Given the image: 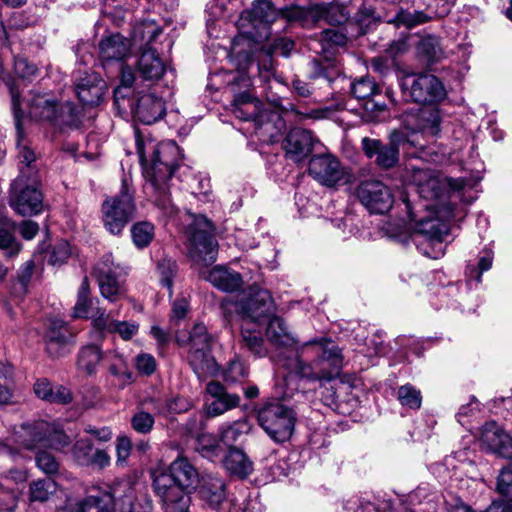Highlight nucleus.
Masks as SVG:
<instances>
[{
  "mask_svg": "<svg viewBox=\"0 0 512 512\" xmlns=\"http://www.w3.org/2000/svg\"><path fill=\"white\" fill-rule=\"evenodd\" d=\"M399 0H365L364 7L359 10L357 21L360 25H369L371 20L380 18L378 10H385L388 7L396 8Z\"/></svg>",
  "mask_w": 512,
  "mask_h": 512,
  "instance_id": "44",
  "label": "nucleus"
},
{
  "mask_svg": "<svg viewBox=\"0 0 512 512\" xmlns=\"http://www.w3.org/2000/svg\"><path fill=\"white\" fill-rule=\"evenodd\" d=\"M15 224L8 218L0 219V249L4 250L6 255L13 257L17 255L21 249L20 244L16 241Z\"/></svg>",
  "mask_w": 512,
  "mask_h": 512,
  "instance_id": "42",
  "label": "nucleus"
},
{
  "mask_svg": "<svg viewBox=\"0 0 512 512\" xmlns=\"http://www.w3.org/2000/svg\"><path fill=\"white\" fill-rule=\"evenodd\" d=\"M136 147L147 179L145 189L158 207L172 214L174 206L170 199L169 181L181 161L179 146L172 140L158 144L152 140L144 142L137 134Z\"/></svg>",
  "mask_w": 512,
  "mask_h": 512,
  "instance_id": "2",
  "label": "nucleus"
},
{
  "mask_svg": "<svg viewBox=\"0 0 512 512\" xmlns=\"http://www.w3.org/2000/svg\"><path fill=\"white\" fill-rule=\"evenodd\" d=\"M102 359V351L97 345H87L80 350L77 365L81 371L92 375L97 371V367Z\"/></svg>",
  "mask_w": 512,
  "mask_h": 512,
  "instance_id": "43",
  "label": "nucleus"
},
{
  "mask_svg": "<svg viewBox=\"0 0 512 512\" xmlns=\"http://www.w3.org/2000/svg\"><path fill=\"white\" fill-rule=\"evenodd\" d=\"M419 2L425 6L424 10H414L412 12L399 10L396 11L393 18L387 19V22L412 28L427 21L445 17L451 11L455 0H419Z\"/></svg>",
  "mask_w": 512,
  "mask_h": 512,
  "instance_id": "21",
  "label": "nucleus"
},
{
  "mask_svg": "<svg viewBox=\"0 0 512 512\" xmlns=\"http://www.w3.org/2000/svg\"><path fill=\"white\" fill-rule=\"evenodd\" d=\"M176 342L183 346L189 344L188 361L199 379H205L217 372V364L211 355L212 336L203 323H196L187 339L175 335Z\"/></svg>",
  "mask_w": 512,
  "mask_h": 512,
  "instance_id": "10",
  "label": "nucleus"
},
{
  "mask_svg": "<svg viewBox=\"0 0 512 512\" xmlns=\"http://www.w3.org/2000/svg\"><path fill=\"white\" fill-rule=\"evenodd\" d=\"M108 372L110 384L117 389H124L135 380L134 374L129 370L125 359L117 353H114L110 358Z\"/></svg>",
  "mask_w": 512,
  "mask_h": 512,
  "instance_id": "37",
  "label": "nucleus"
},
{
  "mask_svg": "<svg viewBox=\"0 0 512 512\" xmlns=\"http://www.w3.org/2000/svg\"><path fill=\"white\" fill-rule=\"evenodd\" d=\"M114 104L120 112L130 113L150 125L162 119L166 105L155 86H140L130 67H122L120 85L114 90Z\"/></svg>",
  "mask_w": 512,
  "mask_h": 512,
  "instance_id": "5",
  "label": "nucleus"
},
{
  "mask_svg": "<svg viewBox=\"0 0 512 512\" xmlns=\"http://www.w3.org/2000/svg\"><path fill=\"white\" fill-rule=\"evenodd\" d=\"M416 51L418 57L427 65L439 62L446 57L440 39L432 35L422 37L417 44Z\"/></svg>",
  "mask_w": 512,
  "mask_h": 512,
  "instance_id": "39",
  "label": "nucleus"
},
{
  "mask_svg": "<svg viewBox=\"0 0 512 512\" xmlns=\"http://www.w3.org/2000/svg\"><path fill=\"white\" fill-rule=\"evenodd\" d=\"M258 422L268 436L277 443L290 439L293 434L296 414L280 401L266 403L258 411Z\"/></svg>",
  "mask_w": 512,
  "mask_h": 512,
  "instance_id": "12",
  "label": "nucleus"
},
{
  "mask_svg": "<svg viewBox=\"0 0 512 512\" xmlns=\"http://www.w3.org/2000/svg\"><path fill=\"white\" fill-rule=\"evenodd\" d=\"M411 181L419 196L437 200L449 192L460 193L474 189L480 178H447L429 168L411 165Z\"/></svg>",
  "mask_w": 512,
  "mask_h": 512,
  "instance_id": "7",
  "label": "nucleus"
},
{
  "mask_svg": "<svg viewBox=\"0 0 512 512\" xmlns=\"http://www.w3.org/2000/svg\"><path fill=\"white\" fill-rule=\"evenodd\" d=\"M314 138L310 131L294 128L283 141L286 156L294 162L303 161L312 151Z\"/></svg>",
  "mask_w": 512,
  "mask_h": 512,
  "instance_id": "28",
  "label": "nucleus"
},
{
  "mask_svg": "<svg viewBox=\"0 0 512 512\" xmlns=\"http://www.w3.org/2000/svg\"><path fill=\"white\" fill-rule=\"evenodd\" d=\"M162 33V29L154 21H143L133 30V42H145L146 46H150L156 38Z\"/></svg>",
  "mask_w": 512,
  "mask_h": 512,
  "instance_id": "48",
  "label": "nucleus"
},
{
  "mask_svg": "<svg viewBox=\"0 0 512 512\" xmlns=\"http://www.w3.org/2000/svg\"><path fill=\"white\" fill-rule=\"evenodd\" d=\"M279 17L299 22L303 27L314 26L320 21L340 25L347 20L344 8L334 0L313 3L307 7L294 5L281 10H277L269 0H257L250 9L241 13L240 20H246L257 27L259 24H271Z\"/></svg>",
  "mask_w": 512,
  "mask_h": 512,
  "instance_id": "4",
  "label": "nucleus"
},
{
  "mask_svg": "<svg viewBox=\"0 0 512 512\" xmlns=\"http://www.w3.org/2000/svg\"><path fill=\"white\" fill-rule=\"evenodd\" d=\"M198 482L196 469L186 458L179 457L170 465V472L155 475L153 488L160 498L164 512H187L189 492Z\"/></svg>",
  "mask_w": 512,
  "mask_h": 512,
  "instance_id": "6",
  "label": "nucleus"
},
{
  "mask_svg": "<svg viewBox=\"0 0 512 512\" xmlns=\"http://www.w3.org/2000/svg\"><path fill=\"white\" fill-rule=\"evenodd\" d=\"M241 347L249 351L255 357H265L268 350L259 331L250 328V323L242 325Z\"/></svg>",
  "mask_w": 512,
  "mask_h": 512,
  "instance_id": "41",
  "label": "nucleus"
},
{
  "mask_svg": "<svg viewBox=\"0 0 512 512\" xmlns=\"http://www.w3.org/2000/svg\"><path fill=\"white\" fill-rule=\"evenodd\" d=\"M165 71V66L157 51L152 47L144 50L137 62V73L144 80H157Z\"/></svg>",
  "mask_w": 512,
  "mask_h": 512,
  "instance_id": "34",
  "label": "nucleus"
},
{
  "mask_svg": "<svg viewBox=\"0 0 512 512\" xmlns=\"http://www.w3.org/2000/svg\"><path fill=\"white\" fill-rule=\"evenodd\" d=\"M207 280L213 286L225 292L238 290L243 282L238 272L222 266L212 268L208 273Z\"/></svg>",
  "mask_w": 512,
  "mask_h": 512,
  "instance_id": "36",
  "label": "nucleus"
},
{
  "mask_svg": "<svg viewBox=\"0 0 512 512\" xmlns=\"http://www.w3.org/2000/svg\"><path fill=\"white\" fill-rule=\"evenodd\" d=\"M38 468L45 474H55L58 472L59 464L55 457L48 452H39L36 456Z\"/></svg>",
  "mask_w": 512,
  "mask_h": 512,
  "instance_id": "62",
  "label": "nucleus"
},
{
  "mask_svg": "<svg viewBox=\"0 0 512 512\" xmlns=\"http://www.w3.org/2000/svg\"><path fill=\"white\" fill-rule=\"evenodd\" d=\"M124 268L114 263L111 254L104 255L94 267V274L102 296L110 301H116L124 295Z\"/></svg>",
  "mask_w": 512,
  "mask_h": 512,
  "instance_id": "18",
  "label": "nucleus"
},
{
  "mask_svg": "<svg viewBox=\"0 0 512 512\" xmlns=\"http://www.w3.org/2000/svg\"><path fill=\"white\" fill-rule=\"evenodd\" d=\"M89 295V283L87 277H85L78 289L77 301L72 312L74 318H87L92 303Z\"/></svg>",
  "mask_w": 512,
  "mask_h": 512,
  "instance_id": "51",
  "label": "nucleus"
},
{
  "mask_svg": "<svg viewBox=\"0 0 512 512\" xmlns=\"http://www.w3.org/2000/svg\"><path fill=\"white\" fill-rule=\"evenodd\" d=\"M71 256L70 244L66 240H60L55 243L51 251L49 263L52 265H61Z\"/></svg>",
  "mask_w": 512,
  "mask_h": 512,
  "instance_id": "59",
  "label": "nucleus"
},
{
  "mask_svg": "<svg viewBox=\"0 0 512 512\" xmlns=\"http://www.w3.org/2000/svg\"><path fill=\"white\" fill-rule=\"evenodd\" d=\"M58 104L47 94H35L29 100V114L38 121L52 123L55 120Z\"/></svg>",
  "mask_w": 512,
  "mask_h": 512,
  "instance_id": "35",
  "label": "nucleus"
},
{
  "mask_svg": "<svg viewBox=\"0 0 512 512\" xmlns=\"http://www.w3.org/2000/svg\"><path fill=\"white\" fill-rule=\"evenodd\" d=\"M122 487L132 492L129 482L120 483L113 491L100 488L93 489L81 500L84 506V512H114L115 497H121L120 492Z\"/></svg>",
  "mask_w": 512,
  "mask_h": 512,
  "instance_id": "29",
  "label": "nucleus"
},
{
  "mask_svg": "<svg viewBox=\"0 0 512 512\" xmlns=\"http://www.w3.org/2000/svg\"><path fill=\"white\" fill-rule=\"evenodd\" d=\"M246 429V423L236 421L226 423L219 427V440L229 449L235 448L234 444L240 440Z\"/></svg>",
  "mask_w": 512,
  "mask_h": 512,
  "instance_id": "47",
  "label": "nucleus"
},
{
  "mask_svg": "<svg viewBox=\"0 0 512 512\" xmlns=\"http://www.w3.org/2000/svg\"><path fill=\"white\" fill-rule=\"evenodd\" d=\"M397 398L402 406L410 409H419L422 403L420 390L411 384H405L398 388Z\"/></svg>",
  "mask_w": 512,
  "mask_h": 512,
  "instance_id": "53",
  "label": "nucleus"
},
{
  "mask_svg": "<svg viewBox=\"0 0 512 512\" xmlns=\"http://www.w3.org/2000/svg\"><path fill=\"white\" fill-rule=\"evenodd\" d=\"M308 171L316 181L327 187L337 185L345 177L340 161L331 154L314 155L309 161Z\"/></svg>",
  "mask_w": 512,
  "mask_h": 512,
  "instance_id": "24",
  "label": "nucleus"
},
{
  "mask_svg": "<svg viewBox=\"0 0 512 512\" xmlns=\"http://www.w3.org/2000/svg\"><path fill=\"white\" fill-rule=\"evenodd\" d=\"M377 86L370 78H361L351 83V93L359 100H370L375 95Z\"/></svg>",
  "mask_w": 512,
  "mask_h": 512,
  "instance_id": "54",
  "label": "nucleus"
},
{
  "mask_svg": "<svg viewBox=\"0 0 512 512\" xmlns=\"http://www.w3.org/2000/svg\"><path fill=\"white\" fill-rule=\"evenodd\" d=\"M247 367L239 360L231 361L225 371V381L229 383L239 382L248 376Z\"/></svg>",
  "mask_w": 512,
  "mask_h": 512,
  "instance_id": "60",
  "label": "nucleus"
},
{
  "mask_svg": "<svg viewBox=\"0 0 512 512\" xmlns=\"http://www.w3.org/2000/svg\"><path fill=\"white\" fill-rule=\"evenodd\" d=\"M498 492L512 501V468H503L498 476L497 481Z\"/></svg>",
  "mask_w": 512,
  "mask_h": 512,
  "instance_id": "61",
  "label": "nucleus"
},
{
  "mask_svg": "<svg viewBox=\"0 0 512 512\" xmlns=\"http://www.w3.org/2000/svg\"><path fill=\"white\" fill-rule=\"evenodd\" d=\"M132 42L119 33L110 34L101 39L99 54L104 61H121L125 59L131 50Z\"/></svg>",
  "mask_w": 512,
  "mask_h": 512,
  "instance_id": "32",
  "label": "nucleus"
},
{
  "mask_svg": "<svg viewBox=\"0 0 512 512\" xmlns=\"http://www.w3.org/2000/svg\"><path fill=\"white\" fill-rule=\"evenodd\" d=\"M106 89L105 81L96 73H86L75 84L77 97L84 105L89 106L100 104Z\"/></svg>",
  "mask_w": 512,
  "mask_h": 512,
  "instance_id": "30",
  "label": "nucleus"
},
{
  "mask_svg": "<svg viewBox=\"0 0 512 512\" xmlns=\"http://www.w3.org/2000/svg\"><path fill=\"white\" fill-rule=\"evenodd\" d=\"M9 203L21 216L37 215L43 209V194L38 188V181L28 179L23 169L11 184Z\"/></svg>",
  "mask_w": 512,
  "mask_h": 512,
  "instance_id": "13",
  "label": "nucleus"
},
{
  "mask_svg": "<svg viewBox=\"0 0 512 512\" xmlns=\"http://www.w3.org/2000/svg\"><path fill=\"white\" fill-rule=\"evenodd\" d=\"M132 449L131 440L127 436H120L116 441V464L118 466H124L130 457Z\"/></svg>",
  "mask_w": 512,
  "mask_h": 512,
  "instance_id": "64",
  "label": "nucleus"
},
{
  "mask_svg": "<svg viewBox=\"0 0 512 512\" xmlns=\"http://www.w3.org/2000/svg\"><path fill=\"white\" fill-rule=\"evenodd\" d=\"M357 196L367 210L375 214L388 212L394 201L390 188L377 180L362 182L357 188Z\"/></svg>",
  "mask_w": 512,
  "mask_h": 512,
  "instance_id": "23",
  "label": "nucleus"
},
{
  "mask_svg": "<svg viewBox=\"0 0 512 512\" xmlns=\"http://www.w3.org/2000/svg\"><path fill=\"white\" fill-rule=\"evenodd\" d=\"M56 491V483L52 479H39L30 484L29 494L31 501H47Z\"/></svg>",
  "mask_w": 512,
  "mask_h": 512,
  "instance_id": "52",
  "label": "nucleus"
},
{
  "mask_svg": "<svg viewBox=\"0 0 512 512\" xmlns=\"http://www.w3.org/2000/svg\"><path fill=\"white\" fill-rule=\"evenodd\" d=\"M33 391L37 398L50 403L68 404L73 399L68 388L62 385L53 387L46 378L37 379L33 385Z\"/></svg>",
  "mask_w": 512,
  "mask_h": 512,
  "instance_id": "33",
  "label": "nucleus"
},
{
  "mask_svg": "<svg viewBox=\"0 0 512 512\" xmlns=\"http://www.w3.org/2000/svg\"><path fill=\"white\" fill-rule=\"evenodd\" d=\"M131 237L138 249L147 247L154 238V226L149 222H138L131 228Z\"/></svg>",
  "mask_w": 512,
  "mask_h": 512,
  "instance_id": "49",
  "label": "nucleus"
},
{
  "mask_svg": "<svg viewBox=\"0 0 512 512\" xmlns=\"http://www.w3.org/2000/svg\"><path fill=\"white\" fill-rule=\"evenodd\" d=\"M72 339L73 333L64 321L52 320L44 336L47 353L53 358L64 356L70 351Z\"/></svg>",
  "mask_w": 512,
  "mask_h": 512,
  "instance_id": "25",
  "label": "nucleus"
},
{
  "mask_svg": "<svg viewBox=\"0 0 512 512\" xmlns=\"http://www.w3.org/2000/svg\"><path fill=\"white\" fill-rule=\"evenodd\" d=\"M157 269L160 274L161 284L171 293L173 277L177 271L175 261L168 258H163L158 262Z\"/></svg>",
  "mask_w": 512,
  "mask_h": 512,
  "instance_id": "56",
  "label": "nucleus"
},
{
  "mask_svg": "<svg viewBox=\"0 0 512 512\" xmlns=\"http://www.w3.org/2000/svg\"><path fill=\"white\" fill-rule=\"evenodd\" d=\"M212 230L211 222L204 216L197 217L189 227V255L195 262L208 264L216 260L217 242Z\"/></svg>",
  "mask_w": 512,
  "mask_h": 512,
  "instance_id": "16",
  "label": "nucleus"
},
{
  "mask_svg": "<svg viewBox=\"0 0 512 512\" xmlns=\"http://www.w3.org/2000/svg\"><path fill=\"white\" fill-rule=\"evenodd\" d=\"M15 441L25 449L52 448L62 450L70 438L57 425L44 420L25 423L15 433Z\"/></svg>",
  "mask_w": 512,
  "mask_h": 512,
  "instance_id": "11",
  "label": "nucleus"
},
{
  "mask_svg": "<svg viewBox=\"0 0 512 512\" xmlns=\"http://www.w3.org/2000/svg\"><path fill=\"white\" fill-rule=\"evenodd\" d=\"M401 88L409 92L416 103L432 104L446 96L442 82L434 75L427 73H407L401 79Z\"/></svg>",
  "mask_w": 512,
  "mask_h": 512,
  "instance_id": "15",
  "label": "nucleus"
},
{
  "mask_svg": "<svg viewBox=\"0 0 512 512\" xmlns=\"http://www.w3.org/2000/svg\"><path fill=\"white\" fill-rule=\"evenodd\" d=\"M71 452L79 465L86 466L89 463L90 455H92L93 445L88 439H79L73 445Z\"/></svg>",
  "mask_w": 512,
  "mask_h": 512,
  "instance_id": "57",
  "label": "nucleus"
},
{
  "mask_svg": "<svg viewBox=\"0 0 512 512\" xmlns=\"http://www.w3.org/2000/svg\"><path fill=\"white\" fill-rule=\"evenodd\" d=\"M189 312V299L181 295L177 297L172 303V313L170 321L172 323H178L183 320Z\"/></svg>",
  "mask_w": 512,
  "mask_h": 512,
  "instance_id": "63",
  "label": "nucleus"
},
{
  "mask_svg": "<svg viewBox=\"0 0 512 512\" xmlns=\"http://www.w3.org/2000/svg\"><path fill=\"white\" fill-rule=\"evenodd\" d=\"M94 325L98 329L107 328L109 332L118 334L125 341L132 339L139 330V324L135 321L113 320L108 322V316L104 312L94 320Z\"/></svg>",
  "mask_w": 512,
  "mask_h": 512,
  "instance_id": "38",
  "label": "nucleus"
},
{
  "mask_svg": "<svg viewBox=\"0 0 512 512\" xmlns=\"http://www.w3.org/2000/svg\"><path fill=\"white\" fill-rule=\"evenodd\" d=\"M14 72L19 80L7 81L6 85L8 86L11 96V109L17 136L18 139H20L23 134L22 122L25 118V112L22 109L20 96V81L29 80L31 77H33L37 72V68L33 64H30L26 59L18 58L14 62Z\"/></svg>",
  "mask_w": 512,
  "mask_h": 512,
  "instance_id": "22",
  "label": "nucleus"
},
{
  "mask_svg": "<svg viewBox=\"0 0 512 512\" xmlns=\"http://www.w3.org/2000/svg\"><path fill=\"white\" fill-rule=\"evenodd\" d=\"M225 469L239 478L247 477L253 471V464L247 455L238 448H231L224 459Z\"/></svg>",
  "mask_w": 512,
  "mask_h": 512,
  "instance_id": "40",
  "label": "nucleus"
},
{
  "mask_svg": "<svg viewBox=\"0 0 512 512\" xmlns=\"http://www.w3.org/2000/svg\"><path fill=\"white\" fill-rule=\"evenodd\" d=\"M199 494L201 499L217 512H252L249 503L227 498L225 483L221 478L208 476L203 479Z\"/></svg>",
  "mask_w": 512,
  "mask_h": 512,
  "instance_id": "17",
  "label": "nucleus"
},
{
  "mask_svg": "<svg viewBox=\"0 0 512 512\" xmlns=\"http://www.w3.org/2000/svg\"><path fill=\"white\" fill-rule=\"evenodd\" d=\"M441 117L439 110L434 107L422 109L418 115V122L411 132H405L408 145L418 149L416 158L424 161L441 164L446 160L443 153H439L434 147L426 146L422 140L430 141L440 132Z\"/></svg>",
  "mask_w": 512,
  "mask_h": 512,
  "instance_id": "9",
  "label": "nucleus"
},
{
  "mask_svg": "<svg viewBox=\"0 0 512 512\" xmlns=\"http://www.w3.org/2000/svg\"><path fill=\"white\" fill-rule=\"evenodd\" d=\"M453 217V212L450 207L445 208L444 212L439 216L433 218L421 219L415 224V232L413 234V241L419 242V238L423 237L430 244L437 245L439 248L436 251H424V254L431 258H438L444 254L442 246L443 241L448 236L449 226L445 220Z\"/></svg>",
  "mask_w": 512,
  "mask_h": 512,
  "instance_id": "20",
  "label": "nucleus"
},
{
  "mask_svg": "<svg viewBox=\"0 0 512 512\" xmlns=\"http://www.w3.org/2000/svg\"><path fill=\"white\" fill-rule=\"evenodd\" d=\"M405 144H407L405 131H393L388 144L368 137L362 139V149L365 155L384 169L392 168L398 163L399 148Z\"/></svg>",
  "mask_w": 512,
  "mask_h": 512,
  "instance_id": "19",
  "label": "nucleus"
},
{
  "mask_svg": "<svg viewBox=\"0 0 512 512\" xmlns=\"http://www.w3.org/2000/svg\"><path fill=\"white\" fill-rule=\"evenodd\" d=\"M481 443L500 457L512 459V437L495 422L486 423L481 431Z\"/></svg>",
  "mask_w": 512,
  "mask_h": 512,
  "instance_id": "27",
  "label": "nucleus"
},
{
  "mask_svg": "<svg viewBox=\"0 0 512 512\" xmlns=\"http://www.w3.org/2000/svg\"><path fill=\"white\" fill-rule=\"evenodd\" d=\"M154 423V416L144 410H138L131 418L132 428L140 434L150 433Z\"/></svg>",
  "mask_w": 512,
  "mask_h": 512,
  "instance_id": "55",
  "label": "nucleus"
},
{
  "mask_svg": "<svg viewBox=\"0 0 512 512\" xmlns=\"http://www.w3.org/2000/svg\"><path fill=\"white\" fill-rule=\"evenodd\" d=\"M135 210L133 195L123 181L120 192L107 198L102 204L103 223L105 228L114 235L122 232L132 218Z\"/></svg>",
  "mask_w": 512,
  "mask_h": 512,
  "instance_id": "14",
  "label": "nucleus"
},
{
  "mask_svg": "<svg viewBox=\"0 0 512 512\" xmlns=\"http://www.w3.org/2000/svg\"><path fill=\"white\" fill-rule=\"evenodd\" d=\"M234 93L232 113L240 120L246 122V131L255 135L262 143H273L285 129V122L280 113L266 107L252 95L250 77L239 72L231 82Z\"/></svg>",
  "mask_w": 512,
  "mask_h": 512,
  "instance_id": "3",
  "label": "nucleus"
},
{
  "mask_svg": "<svg viewBox=\"0 0 512 512\" xmlns=\"http://www.w3.org/2000/svg\"><path fill=\"white\" fill-rule=\"evenodd\" d=\"M207 393L212 400L206 404V413L209 417H216L236 408L240 404V396L227 392L226 388L217 381H211L206 386Z\"/></svg>",
  "mask_w": 512,
  "mask_h": 512,
  "instance_id": "26",
  "label": "nucleus"
},
{
  "mask_svg": "<svg viewBox=\"0 0 512 512\" xmlns=\"http://www.w3.org/2000/svg\"><path fill=\"white\" fill-rule=\"evenodd\" d=\"M266 337L269 343L276 349H287L291 353L290 356L295 354L296 348H292L296 345V340L288 330V327L282 318L273 316L268 320ZM280 356L287 355L284 352H280L277 356V363L282 366L279 362Z\"/></svg>",
  "mask_w": 512,
  "mask_h": 512,
  "instance_id": "31",
  "label": "nucleus"
},
{
  "mask_svg": "<svg viewBox=\"0 0 512 512\" xmlns=\"http://www.w3.org/2000/svg\"><path fill=\"white\" fill-rule=\"evenodd\" d=\"M18 503V493L9 488H4L0 482V512H15Z\"/></svg>",
  "mask_w": 512,
  "mask_h": 512,
  "instance_id": "58",
  "label": "nucleus"
},
{
  "mask_svg": "<svg viewBox=\"0 0 512 512\" xmlns=\"http://www.w3.org/2000/svg\"><path fill=\"white\" fill-rule=\"evenodd\" d=\"M493 263V253L490 250H485L479 256V260L477 265L468 264L466 269V276L468 281H476V283L481 282V276L484 272L490 270Z\"/></svg>",
  "mask_w": 512,
  "mask_h": 512,
  "instance_id": "50",
  "label": "nucleus"
},
{
  "mask_svg": "<svg viewBox=\"0 0 512 512\" xmlns=\"http://www.w3.org/2000/svg\"><path fill=\"white\" fill-rule=\"evenodd\" d=\"M195 449L202 457L211 461L219 458L222 454L217 438L209 433L201 434L197 438Z\"/></svg>",
  "mask_w": 512,
  "mask_h": 512,
  "instance_id": "46",
  "label": "nucleus"
},
{
  "mask_svg": "<svg viewBox=\"0 0 512 512\" xmlns=\"http://www.w3.org/2000/svg\"><path fill=\"white\" fill-rule=\"evenodd\" d=\"M279 362L288 371L283 379L286 387L283 398L288 399L297 390L293 387L296 378L309 381L331 380L339 374L344 357L333 340L319 338L297 346L293 356H280Z\"/></svg>",
  "mask_w": 512,
  "mask_h": 512,
  "instance_id": "1",
  "label": "nucleus"
},
{
  "mask_svg": "<svg viewBox=\"0 0 512 512\" xmlns=\"http://www.w3.org/2000/svg\"><path fill=\"white\" fill-rule=\"evenodd\" d=\"M52 124L59 127H78L81 123L80 110L70 102L57 107Z\"/></svg>",
  "mask_w": 512,
  "mask_h": 512,
  "instance_id": "45",
  "label": "nucleus"
},
{
  "mask_svg": "<svg viewBox=\"0 0 512 512\" xmlns=\"http://www.w3.org/2000/svg\"><path fill=\"white\" fill-rule=\"evenodd\" d=\"M222 309L227 314L236 312L245 323H262L273 317L274 303L268 290L250 288L237 296L227 297L222 301Z\"/></svg>",
  "mask_w": 512,
  "mask_h": 512,
  "instance_id": "8",
  "label": "nucleus"
}]
</instances>
